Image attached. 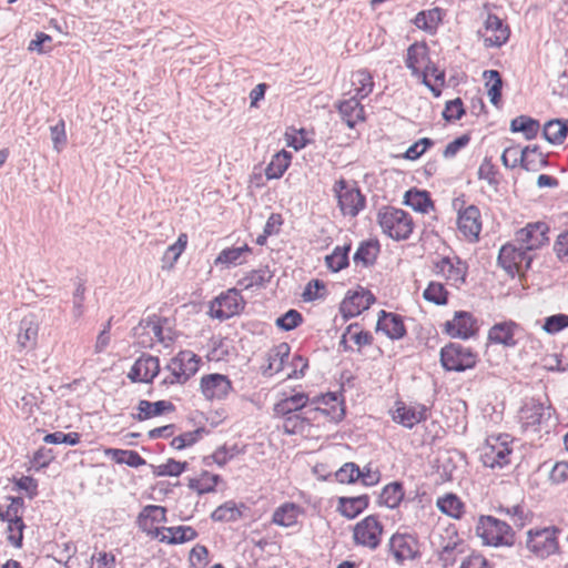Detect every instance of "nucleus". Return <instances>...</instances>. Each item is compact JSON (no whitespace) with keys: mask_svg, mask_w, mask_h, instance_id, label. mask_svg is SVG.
Wrapping results in <instances>:
<instances>
[{"mask_svg":"<svg viewBox=\"0 0 568 568\" xmlns=\"http://www.w3.org/2000/svg\"><path fill=\"white\" fill-rule=\"evenodd\" d=\"M377 222L383 233L395 241L407 240L414 229L410 215L400 209L392 206L379 210Z\"/></svg>","mask_w":568,"mask_h":568,"instance_id":"obj_1","label":"nucleus"},{"mask_svg":"<svg viewBox=\"0 0 568 568\" xmlns=\"http://www.w3.org/2000/svg\"><path fill=\"white\" fill-rule=\"evenodd\" d=\"M476 534L486 546L504 547L514 544V531L509 524L493 516H480Z\"/></svg>","mask_w":568,"mask_h":568,"instance_id":"obj_2","label":"nucleus"},{"mask_svg":"<svg viewBox=\"0 0 568 568\" xmlns=\"http://www.w3.org/2000/svg\"><path fill=\"white\" fill-rule=\"evenodd\" d=\"M554 409L551 405L531 398L519 410V420L524 432L540 433L550 426Z\"/></svg>","mask_w":568,"mask_h":568,"instance_id":"obj_3","label":"nucleus"},{"mask_svg":"<svg viewBox=\"0 0 568 568\" xmlns=\"http://www.w3.org/2000/svg\"><path fill=\"white\" fill-rule=\"evenodd\" d=\"M200 357L191 351H182L164 368L162 385L184 384L199 369Z\"/></svg>","mask_w":568,"mask_h":568,"instance_id":"obj_4","label":"nucleus"},{"mask_svg":"<svg viewBox=\"0 0 568 568\" xmlns=\"http://www.w3.org/2000/svg\"><path fill=\"white\" fill-rule=\"evenodd\" d=\"M513 440L509 435L490 436L480 449V459L489 468H503L510 464Z\"/></svg>","mask_w":568,"mask_h":568,"instance_id":"obj_5","label":"nucleus"},{"mask_svg":"<svg viewBox=\"0 0 568 568\" xmlns=\"http://www.w3.org/2000/svg\"><path fill=\"white\" fill-rule=\"evenodd\" d=\"M559 532L560 530L556 527L530 529L527 534L526 547L537 558L546 559L559 552Z\"/></svg>","mask_w":568,"mask_h":568,"instance_id":"obj_6","label":"nucleus"},{"mask_svg":"<svg viewBox=\"0 0 568 568\" xmlns=\"http://www.w3.org/2000/svg\"><path fill=\"white\" fill-rule=\"evenodd\" d=\"M337 205L345 216L355 217L365 207V196L354 182L339 179L333 186Z\"/></svg>","mask_w":568,"mask_h":568,"instance_id":"obj_7","label":"nucleus"},{"mask_svg":"<svg viewBox=\"0 0 568 568\" xmlns=\"http://www.w3.org/2000/svg\"><path fill=\"white\" fill-rule=\"evenodd\" d=\"M344 414L342 403L333 393L314 397L311 402V407L306 409V418L313 419L317 424H320L322 418L337 423L343 419Z\"/></svg>","mask_w":568,"mask_h":568,"instance_id":"obj_8","label":"nucleus"},{"mask_svg":"<svg viewBox=\"0 0 568 568\" xmlns=\"http://www.w3.org/2000/svg\"><path fill=\"white\" fill-rule=\"evenodd\" d=\"M440 362L445 369L464 372L477 363V354L459 343H450L442 348Z\"/></svg>","mask_w":568,"mask_h":568,"instance_id":"obj_9","label":"nucleus"},{"mask_svg":"<svg viewBox=\"0 0 568 568\" xmlns=\"http://www.w3.org/2000/svg\"><path fill=\"white\" fill-rule=\"evenodd\" d=\"M534 260V254L528 253L515 242L501 246L498 254L499 265L509 274L528 270Z\"/></svg>","mask_w":568,"mask_h":568,"instance_id":"obj_10","label":"nucleus"},{"mask_svg":"<svg viewBox=\"0 0 568 568\" xmlns=\"http://www.w3.org/2000/svg\"><path fill=\"white\" fill-rule=\"evenodd\" d=\"M549 227L545 222L528 223L515 233V242L528 253L541 248L549 241Z\"/></svg>","mask_w":568,"mask_h":568,"instance_id":"obj_11","label":"nucleus"},{"mask_svg":"<svg viewBox=\"0 0 568 568\" xmlns=\"http://www.w3.org/2000/svg\"><path fill=\"white\" fill-rule=\"evenodd\" d=\"M464 201L456 199L453 202L454 207L458 211L457 225L458 230L469 240H478L481 231L480 211L476 205H468L463 209Z\"/></svg>","mask_w":568,"mask_h":568,"instance_id":"obj_12","label":"nucleus"},{"mask_svg":"<svg viewBox=\"0 0 568 568\" xmlns=\"http://www.w3.org/2000/svg\"><path fill=\"white\" fill-rule=\"evenodd\" d=\"M244 308V301L236 288L221 294L210 304V314L221 321L239 314Z\"/></svg>","mask_w":568,"mask_h":568,"instance_id":"obj_13","label":"nucleus"},{"mask_svg":"<svg viewBox=\"0 0 568 568\" xmlns=\"http://www.w3.org/2000/svg\"><path fill=\"white\" fill-rule=\"evenodd\" d=\"M433 272L444 277L449 285L459 287L465 283L467 266L458 257L444 256L433 262Z\"/></svg>","mask_w":568,"mask_h":568,"instance_id":"obj_14","label":"nucleus"},{"mask_svg":"<svg viewBox=\"0 0 568 568\" xmlns=\"http://www.w3.org/2000/svg\"><path fill=\"white\" fill-rule=\"evenodd\" d=\"M383 527L375 516H367L354 527V540L357 545L375 549L381 542Z\"/></svg>","mask_w":568,"mask_h":568,"instance_id":"obj_15","label":"nucleus"},{"mask_svg":"<svg viewBox=\"0 0 568 568\" xmlns=\"http://www.w3.org/2000/svg\"><path fill=\"white\" fill-rule=\"evenodd\" d=\"M201 392L209 400L224 399L232 390V382L223 374H207L201 378Z\"/></svg>","mask_w":568,"mask_h":568,"instance_id":"obj_16","label":"nucleus"},{"mask_svg":"<svg viewBox=\"0 0 568 568\" xmlns=\"http://www.w3.org/2000/svg\"><path fill=\"white\" fill-rule=\"evenodd\" d=\"M375 302L374 295L364 288L349 293L341 303L339 311L344 318H351L366 311Z\"/></svg>","mask_w":568,"mask_h":568,"instance_id":"obj_17","label":"nucleus"},{"mask_svg":"<svg viewBox=\"0 0 568 568\" xmlns=\"http://www.w3.org/2000/svg\"><path fill=\"white\" fill-rule=\"evenodd\" d=\"M427 407L423 404H406L397 402L393 412V420L406 428H413L418 423L426 420Z\"/></svg>","mask_w":568,"mask_h":568,"instance_id":"obj_18","label":"nucleus"},{"mask_svg":"<svg viewBox=\"0 0 568 568\" xmlns=\"http://www.w3.org/2000/svg\"><path fill=\"white\" fill-rule=\"evenodd\" d=\"M165 521L166 509L156 505L144 507L138 518L140 529L154 538H159L162 534V528L158 527V524Z\"/></svg>","mask_w":568,"mask_h":568,"instance_id":"obj_19","label":"nucleus"},{"mask_svg":"<svg viewBox=\"0 0 568 568\" xmlns=\"http://www.w3.org/2000/svg\"><path fill=\"white\" fill-rule=\"evenodd\" d=\"M159 373V358L151 355H142L135 361V363L131 367L128 377L132 382L150 383L153 381L155 376H158Z\"/></svg>","mask_w":568,"mask_h":568,"instance_id":"obj_20","label":"nucleus"},{"mask_svg":"<svg viewBox=\"0 0 568 568\" xmlns=\"http://www.w3.org/2000/svg\"><path fill=\"white\" fill-rule=\"evenodd\" d=\"M509 34L508 26L504 24L501 19L495 14H488L483 33L485 47L499 48L507 42Z\"/></svg>","mask_w":568,"mask_h":568,"instance_id":"obj_21","label":"nucleus"},{"mask_svg":"<svg viewBox=\"0 0 568 568\" xmlns=\"http://www.w3.org/2000/svg\"><path fill=\"white\" fill-rule=\"evenodd\" d=\"M389 548L399 565L418 556L417 542L409 535H394L389 540Z\"/></svg>","mask_w":568,"mask_h":568,"instance_id":"obj_22","label":"nucleus"},{"mask_svg":"<svg viewBox=\"0 0 568 568\" xmlns=\"http://www.w3.org/2000/svg\"><path fill=\"white\" fill-rule=\"evenodd\" d=\"M446 332L452 337L466 339L475 335L477 331L476 320L468 312H456L452 321L446 324Z\"/></svg>","mask_w":568,"mask_h":568,"instance_id":"obj_23","label":"nucleus"},{"mask_svg":"<svg viewBox=\"0 0 568 568\" xmlns=\"http://www.w3.org/2000/svg\"><path fill=\"white\" fill-rule=\"evenodd\" d=\"M530 154H535L537 158L540 156L539 152L537 151V146H526L523 150H519L516 146H509L504 150L501 154V162L506 168L509 169L521 165V168L525 170H534V161H529Z\"/></svg>","mask_w":568,"mask_h":568,"instance_id":"obj_24","label":"nucleus"},{"mask_svg":"<svg viewBox=\"0 0 568 568\" xmlns=\"http://www.w3.org/2000/svg\"><path fill=\"white\" fill-rule=\"evenodd\" d=\"M312 399L307 394L303 392H296L290 396H285L278 400L273 408L276 416H286L296 414L297 412H304L311 407Z\"/></svg>","mask_w":568,"mask_h":568,"instance_id":"obj_25","label":"nucleus"},{"mask_svg":"<svg viewBox=\"0 0 568 568\" xmlns=\"http://www.w3.org/2000/svg\"><path fill=\"white\" fill-rule=\"evenodd\" d=\"M429 60L428 47L426 43L415 42L408 47L405 64L412 71L414 77H420L425 67L428 65Z\"/></svg>","mask_w":568,"mask_h":568,"instance_id":"obj_26","label":"nucleus"},{"mask_svg":"<svg viewBox=\"0 0 568 568\" xmlns=\"http://www.w3.org/2000/svg\"><path fill=\"white\" fill-rule=\"evenodd\" d=\"M377 331L385 333L390 339H399L406 334V328L399 315L381 311L377 321Z\"/></svg>","mask_w":568,"mask_h":568,"instance_id":"obj_27","label":"nucleus"},{"mask_svg":"<svg viewBox=\"0 0 568 568\" xmlns=\"http://www.w3.org/2000/svg\"><path fill=\"white\" fill-rule=\"evenodd\" d=\"M519 326L515 322H503L495 324L488 333L491 343L501 344L507 347L516 345L515 334Z\"/></svg>","mask_w":568,"mask_h":568,"instance_id":"obj_28","label":"nucleus"},{"mask_svg":"<svg viewBox=\"0 0 568 568\" xmlns=\"http://www.w3.org/2000/svg\"><path fill=\"white\" fill-rule=\"evenodd\" d=\"M359 98L352 97L337 104L338 112L348 128L353 129L358 121L364 120V108Z\"/></svg>","mask_w":568,"mask_h":568,"instance_id":"obj_29","label":"nucleus"},{"mask_svg":"<svg viewBox=\"0 0 568 568\" xmlns=\"http://www.w3.org/2000/svg\"><path fill=\"white\" fill-rule=\"evenodd\" d=\"M197 537V532L190 526L162 527L159 539L170 545L183 544Z\"/></svg>","mask_w":568,"mask_h":568,"instance_id":"obj_30","label":"nucleus"},{"mask_svg":"<svg viewBox=\"0 0 568 568\" xmlns=\"http://www.w3.org/2000/svg\"><path fill=\"white\" fill-rule=\"evenodd\" d=\"M302 515V509L294 503H285L275 509L272 521L282 527H292Z\"/></svg>","mask_w":568,"mask_h":568,"instance_id":"obj_31","label":"nucleus"},{"mask_svg":"<svg viewBox=\"0 0 568 568\" xmlns=\"http://www.w3.org/2000/svg\"><path fill=\"white\" fill-rule=\"evenodd\" d=\"M436 506L443 514L454 519L462 518L465 513V504L453 493H447L444 496L438 497Z\"/></svg>","mask_w":568,"mask_h":568,"instance_id":"obj_32","label":"nucleus"},{"mask_svg":"<svg viewBox=\"0 0 568 568\" xmlns=\"http://www.w3.org/2000/svg\"><path fill=\"white\" fill-rule=\"evenodd\" d=\"M368 506V497L366 495L357 497H342L339 498L338 509L341 514L353 519L358 516Z\"/></svg>","mask_w":568,"mask_h":568,"instance_id":"obj_33","label":"nucleus"},{"mask_svg":"<svg viewBox=\"0 0 568 568\" xmlns=\"http://www.w3.org/2000/svg\"><path fill=\"white\" fill-rule=\"evenodd\" d=\"M39 326L32 320L24 317L20 322L18 344L21 348H32L37 343Z\"/></svg>","mask_w":568,"mask_h":568,"instance_id":"obj_34","label":"nucleus"},{"mask_svg":"<svg viewBox=\"0 0 568 568\" xmlns=\"http://www.w3.org/2000/svg\"><path fill=\"white\" fill-rule=\"evenodd\" d=\"M443 20V11L439 8H434L428 11H422L416 14L414 23L418 29L434 33Z\"/></svg>","mask_w":568,"mask_h":568,"instance_id":"obj_35","label":"nucleus"},{"mask_svg":"<svg viewBox=\"0 0 568 568\" xmlns=\"http://www.w3.org/2000/svg\"><path fill=\"white\" fill-rule=\"evenodd\" d=\"M379 253V244L377 241H364L359 244L356 250L353 260L355 264H362L363 266L372 265Z\"/></svg>","mask_w":568,"mask_h":568,"instance_id":"obj_36","label":"nucleus"},{"mask_svg":"<svg viewBox=\"0 0 568 568\" xmlns=\"http://www.w3.org/2000/svg\"><path fill=\"white\" fill-rule=\"evenodd\" d=\"M351 82L354 87L355 97L359 99H364L371 94L374 88L372 74L364 69L353 72Z\"/></svg>","mask_w":568,"mask_h":568,"instance_id":"obj_37","label":"nucleus"},{"mask_svg":"<svg viewBox=\"0 0 568 568\" xmlns=\"http://www.w3.org/2000/svg\"><path fill=\"white\" fill-rule=\"evenodd\" d=\"M290 355V346L287 343H281L268 353V365L264 374L273 375L284 368V362Z\"/></svg>","mask_w":568,"mask_h":568,"instance_id":"obj_38","label":"nucleus"},{"mask_svg":"<svg viewBox=\"0 0 568 568\" xmlns=\"http://www.w3.org/2000/svg\"><path fill=\"white\" fill-rule=\"evenodd\" d=\"M172 408V403L166 400H158L151 403L149 400L142 399L138 404L139 414L135 416V418L139 420H144L153 416H159L163 414L165 410H170Z\"/></svg>","mask_w":568,"mask_h":568,"instance_id":"obj_39","label":"nucleus"},{"mask_svg":"<svg viewBox=\"0 0 568 568\" xmlns=\"http://www.w3.org/2000/svg\"><path fill=\"white\" fill-rule=\"evenodd\" d=\"M291 162V154L282 150L272 156L271 162L265 169V175L268 180L280 179L287 170Z\"/></svg>","mask_w":568,"mask_h":568,"instance_id":"obj_40","label":"nucleus"},{"mask_svg":"<svg viewBox=\"0 0 568 568\" xmlns=\"http://www.w3.org/2000/svg\"><path fill=\"white\" fill-rule=\"evenodd\" d=\"M251 252V248L245 244L239 247H227L220 252L215 258V265H225L230 267L232 265H240L243 263V255Z\"/></svg>","mask_w":568,"mask_h":568,"instance_id":"obj_41","label":"nucleus"},{"mask_svg":"<svg viewBox=\"0 0 568 568\" xmlns=\"http://www.w3.org/2000/svg\"><path fill=\"white\" fill-rule=\"evenodd\" d=\"M542 134L549 143L561 144L568 136L567 122L558 119L550 120L544 125Z\"/></svg>","mask_w":568,"mask_h":568,"instance_id":"obj_42","label":"nucleus"},{"mask_svg":"<svg viewBox=\"0 0 568 568\" xmlns=\"http://www.w3.org/2000/svg\"><path fill=\"white\" fill-rule=\"evenodd\" d=\"M283 429L286 434H303L307 427L314 422L313 419L306 418V410L301 414H292L283 416Z\"/></svg>","mask_w":568,"mask_h":568,"instance_id":"obj_43","label":"nucleus"},{"mask_svg":"<svg viewBox=\"0 0 568 568\" xmlns=\"http://www.w3.org/2000/svg\"><path fill=\"white\" fill-rule=\"evenodd\" d=\"M105 455L115 463L126 464L130 467H139L145 464V460L134 450L108 448L105 449Z\"/></svg>","mask_w":568,"mask_h":568,"instance_id":"obj_44","label":"nucleus"},{"mask_svg":"<svg viewBox=\"0 0 568 568\" xmlns=\"http://www.w3.org/2000/svg\"><path fill=\"white\" fill-rule=\"evenodd\" d=\"M405 204L414 211L426 213L433 206V202L426 191L409 190L405 194Z\"/></svg>","mask_w":568,"mask_h":568,"instance_id":"obj_45","label":"nucleus"},{"mask_svg":"<svg viewBox=\"0 0 568 568\" xmlns=\"http://www.w3.org/2000/svg\"><path fill=\"white\" fill-rule=\"evenodd\" d=\"M351 244L336 246L334 251L325 257L326 266L333 271L338 272L348 265V253Z\"/></svg>","mask_w":568,"mask_h":568,"instance_id":"obj_46","label":"nucleus"},{"mask_svg":"<svg viewBox=\"0 0 568 568\" xmlns=\"http://www.w3.org/2000/svg\"><path fill=\"white\" fill-rule=\"evenodd\" d=\"M510 129L513 132L524 133L527 140H531L537 135L539 131V123L537 120H534L529 116L520 115L511 121Z\"/></svg>","mask_w":568,"mask_h":568,"instance_id":"obj_47","label":"nucleus"},{"mask_svg":"<svg viewBox=\"0 0 568 568\" xmlns=\"http://www.w3.org/2000/svg\"><path fill=\"white\" fill-rule=\"evenodd\" d=\"M423 297L435 305H446L448 302V291L443 283L432 281L423 292Z\"/></svg>","mask_w":568,"mask_h":568,"instance_id":"obj_48","label":"nucleus"},{"mask_svg":"<svg viewBox=\"0 0 568 568\" xmlns=\"http://www.w3.org/2000/svg\"><path fill=\"white\" fill-rule=\"evenodd\" d=\"M484 77L487 80L486 85L488 87L489 100L494 105L498 106L503 88L500 74L496 70H487L484 72Z\"/></svg>","mask_w":568,"mask_h":568,"instance_id":"obj_49","label":"nucleus"},{"mask_svg":"<svg viewBox=\"0 0 568 568\" xmlns=\"http://www.w3.org/2000/svg\"><path fill=\"white\" fill-rule=\"evenodd\" d=\"M404 498V489L402 484L395 481L383 489L381 494V503L388 508L397 507Z\"/></svg>","mask_w":568,"mask_h":568,"instance_id":"obj_50","label":"nucleus"},{"mask_svg":"<svg viewBox=\"0 0 568 568\" xmlns=\"http://www.w3.org/2000/svg\"><path fill=\"white\" fill-rule=\"evenodd\" d=\"M428 77H433L436 82H439L440 85L445 82V72L440 71L430 60L428 62V65L425 67L419 78H422V82L428 87L435 95H439L440 91L437 90L435 87H433L429 81Z\"/></svg>","mask_w":568,"mask_h":568,"instance_id":"obj_51","label":"nucleus"},{"mask_svg":"<svg viewBox=\"0 0 568 568\" xmlns=\"http://www.w3.org/2000/svg\"><path fill=\"white\" fill-rule=\"evenodd\" d=\"M204 428H197L192 432H185L176 437H174L171 442V446L174 449H183L185 447L192 446L195 444L203 435Z\"/></svg>","mask_w":568,"mask_h":568,"instance_id":"obj_52","label":"nucleus"},{"mask_svg":"<svg viewBox=\"0 0 568 568\" xmlns=\"http://www.w3.org/2000/svg\"><path fill=\"white\" fill-rule=\"evenodd\" d=\"M265 271L258 270V271H252L237 282V286L241 290H252L254 287H263L266 278H265Z\"/></svg>","mask_w":568,"mask_h":568,"instance_id":"obj_53","label":"nucleus"},{"mask_svg":"<svg viewBox=\"0 0 568 568\" xmlns=\"http://www.w3.org/2000/svg\"><path fill=\"white\" fill-rule=\"evenodd\" d=\"M568 327L567 314H555L545 318L542 328L548 334H557Z\"/></svg>","mask_w":568,"mask_h":568,"instance_id":"obj_54","label":"nucleus"},{"mask_svg":"<svg viewBox=\"0 0 568 568\" xmlns=\"http://www.w3.org/2000/svg\"><path fill=\"white\" fill-rule=\"evenodd\" d=\"M237 454L236 446L226 447L222 446L217 448L211 456L204 458L205 465H210V460L212 459L219 466H224L229 460H231Z\"/></svg>","mask_w":568,"mask_h":568,"instance_id":"obj_55","label":"nucleus"},{"mask_svg":"<svg viewBox=\"0 0 568 568\" xmlns=\"http://www.w3.org/2000/svg\"><path fill=\"white\" fill-rule=\"evenodd\" d=\"M85 287L83 283L78 282L72 296V316L75 321L80 320L84 314Z\"/></svg>","mask_w":568,"mask_h":568,"instance_id":"obj_56","label":"nucleus"},{"mask_svg":"<svg viewBox=\"0 0 568 568\" xmlns=\"http://www.w3.org/2000/svg\"><path fill=\"white\" fill-rule=\"evenodd\" d=\"M43 442L45 444H68L74 446L80 443V434L79 433H63V432H54L48 434L43 437Z\"/></svg>","mask_w":568,"mask_h":568,"instance_id":"obj_57","label":"nucleus"},{"mask_svg":"<svg viewBox=\"0 0 568 568\" xmlns=\"http://www.w3.org/2000/svg\"><path fill=\"white\" fill-rule=\"evenodd\" d=\"M50 136L53 149L57 152H61L67 144L65 124L62 119L57 124L50 126Z\"/></svg>","mask_w":568,"mask_h":568,"instance_id":"obj_58","label":"nucleus"},{"mask_svg":"<svg viewBox=\"0 0 568 568\" xmlns=\"http://www.w3.org/2000/svg\"><path fill=\"white\" fill-rule=\"evenodd\" d=\"M302 315L296 310H290L276 320V325L284 331H292L302 323Z\"/></svg>","mask_w":568,"mask_h":568,"instance_id":"obj_59","label":"nucleus"},{"mask_svg":"<svg viewBox=\"0 0 568 568\" xmlns=\"http://www.w3.org/2000/svg\"><path fill=\"white\" fill-rule=\"evenodd\" d=\"M361 475L362 471L356 464L346 463L336 471V479L339 483H354Z\"/></svg>","mask_w":568,"mask_h":568,"instance_id":"obj_60","label":"nucleus"},{"mask_svg":"<svg viewBox=\"0 0 568 568\" xmlns=\"http://www.w3.org/2000/svg\"><path fill=\"white\" fill-rule=\"evenodd\" d=\"M498 511L500 514H505L506 516L509 517V519L511 520L513 525L517 526V527H523L525 525V520H526V515H525V509L523 506L520 505H514V506H500L498 508Z\"/></svg>","mask_w":568,"mask_h":568,"instance_id":"obj_61","label":"nucleus"},{"mask_svg":"<svg viewBox=\"0 0 568 568\" xmlns=\"http://www.w3.org/2000/svg\"><path fill=\"white\" fill-rule=\"evenodd\" d=\"M346 336L357 346L371 345L373 336L368 332L359 331L357 324H352L346 328Z\"/></svg>","mask_w":568,"mask_h":568,"instance_id":"obj_62","label":"nucleus"},{"mask_svg":"<svg viewBox=\"0 0 568 568\" xmlns=\"http://www.w3.org/2000/svg\"><path fill=\"white\" fill-rule=\"evenodd\" d=\"M55 455L51 448L40 447L31 459V464L36 469L47 467L53 459Z\"/></svg>","mask_w":568,"mask_h":568,"instance_id":"obj_63","label":"nucleus"},{"mask_svg":"<svg viewBox=\"0 0 568 568\" xmlns=\"http://www.w3.org/2000/svg\"><path fill=\"white\" fill-rule=\"evenodd\" d=\"M239 515L237 509L234 505L224 504L217 507L211 515L214 521H232L235 520Z\"/></svg>","mask_w":568,"mask_h":568,"instance_id":"obj_64","label":"nucleus"}]
</instances>
